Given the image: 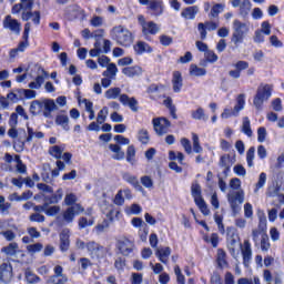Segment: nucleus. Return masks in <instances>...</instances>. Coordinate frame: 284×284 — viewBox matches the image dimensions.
I'll return each instance as SVG.
<instances>
[{"mask_svg":"<svg viewBox=\"0 0 284 284\" xmlns=\"http://www.w3.org/2000/svg\"><path fill=\"white\" fill-rule=\"evenodd\" d=\"M54 110H57V103H54L53 100H47L44 102L34 100L31 102V105H30V112L31 114H33V116L43 114V116H45L47 119H50Z\"/></svg>","mask_w":284,"mask_h":284,"instance_id":"1","label":"nucleus"},{"mask_svg":"<svg viewBox=\"0 0 284 284\" xmlns=\"http://www.w3.org/2000/svg\"><path fill=\"white\" fill-rule=\"evenodd\" d=\"M111 34L119 45L123 48H130L134 43V34L128 28L123 26L114 27Z\"/></svg>","mask_w":284,"mask_h":284,"instance_id":"2","label":"nucleus"},{"mask_svg":"<svg viewBox=\"0 0 284 284\" xmlns=\"http://www.w3.org/2000/svg\"><path fill=\"white\" fill-rule=\"evenodd\" d=\"M247 32H250V26L247 23L241 22V20H234L233 34L231 38L232 43H234V45L243 43V40L245 39V34H247Z\"/></svg>","mask_w":284,"mask_h":284,"instance_id":"3","label":"nucleus"},{"mask_svg":"<svg viewBox=\"0 0 284 284\" xmlns=\"http://www.w3.org/2000/svg\"><path fill=\"white\" fill-rule=\"evenodd\" d=\"M226 199L233 214H239L241 212V205H243V203L245 202V191L239 190L234 192H229Z\"/></svg>","mask_w":284,"mask_h":284,"instance_id":"4","label":"nucleus"},{"mask_svg":"<svg viewBox=\"0 0 284 284\" xmlns=\"http://www.w3.org/2000/svg\"><path fill=\"white\" fill-rule=\"evenodd\" d=\"M270 97H272V85L270 84H261L257 88L256 94L253 100V105L256 110H261L263 108V102L268 101Z\"/></svg>","mask_w":284,"mask_h":284,"instance_id":"5","label":"nucleus"},{"mask_svg":"<svg viewBox=\"0 0 284 284\" xmlns=\"http://www.w3.org/2000/svg\"><path fill=\"white\" fill-rule=\"evenodd\" d=\"M116 247L122 254V256H131V254H134V250H136V246L134 245V241L123 237L118 241Z\"/></svg>","mask_w":284,"mask_h":284,"instance_id":"6","label":"nucleus"},{"mask_svg":"<svg viewBox=\"0 0 284 284\" xmlns=\"http://www.w3.org/2000/svg\"><path fill=\"white\" fill-rule=\"evenodd\" d=\"M153 130L158 134V136H163L170 132V120L165 118H155L152 120Z\"/></svg>","mask_w":284,"mask_h":284,"instance_id":"7","label":"nucleus"},{"mask_svg":"<svg viewBox=\"0 0 284 284\" xmlns=\"http://www.w3.org/2000/svg\"><path fill=\"white\" fill-rule=\"evenodd\" d=\"M2 26L6 30L13 32V34H21V22H19L17 19H13L12 16H6Z\"/></svg>","mask_w":284,"mask_h":284,"instance_id":"8","label":"nucleus"},{"mask_svg":"<svg viewBox=\"0 0 284 284\" xmlns=\"http://www.w3.org/2000/svg\"><path fill=\"white\" fill-rule=\"evenodd\" d=\"M241 252L244 267H250V263H252V244L250 240L244 241Z\"/></svg>","mask_w":284,"mask_h":284,"instance_id":"9","label":"nucleus"},{"mask_svg":"<svg viewBox=\"0 0 284 284\" xmlns=\"http://www.w3.org/2000/svg\"><path fill=\"white\" fill-rule=\"evenodd\" d=\"M87 250L91 258H103V246L97 242H88Z\"/></svg>","mask_w":284,"mask_h":284,"instance_id":"10","label":"nucleus"},{"mask_svg":"<svg viewBox=\"0 0 284 284\" xmlns=\"http://www.w3.org/2000/svg\"><path fill=\"white\" fill-rule=\"evenodd\" d=\"M49 74L45 70L40 69L38 75L36 77L34 81L29 83L30 90H41V85L45 83V79H48Z\"/></svg>","mask_w":284,"mask_h":284,"instance_id":"11","label":"nucleus"},{"mask_svg":"<svg viewBox=\"0 0 284 284\" xmlns=\"http://www.w3.org/2000/svg\"><path fill=\"white\" fill-rule=\"evenodd\" d=\"M0 281L6 284L12 281V265L8 263H2L0 265Z\"/></svg>","mask_w":284,"mask_h":284,"instance_id":"12","label":"nucleus"},{"mask_svg":"<svg viewBox=\"0 0 284 284\" xmlns=\"http://www.w3.org/2000/svg\"><path fill=\"white\" fill-rule=\"evenodd\" d=\"M170 254H172V248H170V246L155 250V256H158L159 261H161V263L164 265H168V262L170 261Z\"/></svg>","mask_w":284,"mask_h":284,"instance_id":"13","label":"nucleus"},{"mask_svg":"<svg viewBox=\"0 0 284 284\" xmlns=\"http://www.w3.org/2000/svg\"><path fill=\"white\" fill-rule=\"evenodd\" d=\"M123 181L132 185L138 192H143V186L139 183V179L136 175H132L131 173H123L122 174Z\"/></svg>","mask_w":284,"mask_h":284,"instance_id":"14","label":"nucleus"},{"mask_svg":"<svg viewBox=\"0 0 284 284\" xmlns=\"http://www.w3.org/2000/svg\"><path fill=\"white\" fill-rule=\"evenodd\" d=\"M122 74H124V77H129L130 79H134V77H141L143 74V69L139 65L126 67L122 69Z\"/></svg>","mask_w":284,"mask_h":284,"instance_id":"15","label":"nucleus"},{"mask_svg":"<svg viewBox=\"0 0 284 284\" xmlns=\"http://www.w3.org/2000/svg\"><path fill=\"white\" fill-rule=\"evenodd\" d=\"M172 85H173V92H181L183 89V75L181 74L180 71H174L173 72V78H172Z\"/></svg>","mask_w":284,"mask_h":284,"instance_id":"16","label":"nucleus"},{"mask_svg":"<svg viewBox=\"0 0 284 284\" xmlns=\"http://www.w3.org/2000/svg\"><path fill=\"white\" fill-rule=\"evenodd\" d=\"M60 250L61 252H68L70 250V231L63 230L60 233Z\"/></svg>","mask_w":284,"mask_h":284,"instance_id":"17","label":"nucleus"},{"mask_svg":"<svg viewBox=\"0 0 284 284\" xmlns=\"http://www.w3.org/2000/svg\"><path fill=\"white\" fill-rule=\"evenodd\" d=\"M149 9H151L153 17H161L163 14V1L153 0L149 3Z\"/></svg>","mask_w":284,"mask_h":284,"instance_id":"18","label":"nucleus"},{"mask_svg":"<svg viewBox=\"0 0 284 284\" xmlns=\"http://www.w3.org/2000/svg\"><path fill=\"white\" fill-rule=\"evenodd\" d=\"M63 199V189H58V191L52 195H45L44 201L47 205H54Z\"/></svg>","mask_w":284,"mask_h":284,"instance_id":"19","label":"nucleus"},{"mask_svg":"<svg viewBox=\"0 0 284 284\" xmlns=\"http://www.w3.org/2000/svg\"><path fill=\"white\" fill-rule=\"evenodd\" d=\"M1 252L7 256H17V253L19 252V244L17 242H11L9 245L3 246Z\"/></svg>","mask_w":284,"mask_h":284,"instance_id":"20","label":"nucleus"},{"mask_svg":"<svg viewBox=\"0 0 284 284\" xmlns=\"http://www.w3.org/2000/svg\"><path fill=\"white\" fill-rule=\"evenodd\" d=\"M161 29L159 28V24H156L155 22L153 21H148V23H145L143 27H142V32L143 34H158V32L160 31Z\"/></svg>","mask_w":284,"mask_h":284,"instance_id":"21","label":"nucleus"},{"mask_svg":"<svg viewBox=\"0 0 284 284\" xmlns=\"http://www.w3.org/2000/svg\"><path fill=\"white\" fill-rule=\"evenodd\" d=\"M133 50L135 53L138 54H143L145 52H152V47H150V44H148V42L144 41H138L134 45H133Z\"/></svg>","mask_w":284,"mask_h":284,"instance_id":"22","label":"nucleus"},{"mask_svg":"<svg viewBox=\"0 0 284 284\" xmlns=\"http://www.w3.org/2000/svg\"><path fill=\"white\" fill-rule=\"evenodd\" d=\"M219 165L223 168L224 174L227 176V172H230V169L232 168V159L230 158V154L222 155Z\"/></svg>","mask_w":284,"mask_h":284,"instance_id":"23","label":"nucleus"},{"mask_svg":"<svg viewBox=\"0 0 284 284\" xmlns=\"http://www.w3.org/2000/svg\"><path fill=\"white\" fill-rule=\"evenodd\" d=\"M196 14H199V7H196V6L185 8V9H183V11L181 13V16L184 19H190V20H194Z\"/></svg>","mask_w":284,"mask_h":284,"instance_id":"24","label":"nucleus"},{"mask_svg":"<svg viewBox=\"0 0 284 284\" xmlns=\"http://www.w3.org/2000/svg\"><path fill=\"white\" fill-rule=\"evenodd\" d=\"M265 183H267V173L262 172L260 173L257 182L255 183L254 194H258L260 190L265 187Z\"/></svg>","mask_w":284,"mask_h":284,"instance_id":"25","label":"nucleus"},{"mask_svg":"<svg viewBox=\"0 0 284 284\" xmlns=\"http://www.w3.org/2000/svg\"><path fill=\"white\" fill-rule=\"evenodd\" d=\"M216 263L221 270L227 267V253H225L223 248L217 250Z\"/></svg>","mask_w":284,"mask_h":284,"instance_id":"26","label":"nucleus"},{"mask_svg":"<svg viewBox=\"0 0 284 284\" xmlns=\"http://www.w3.org/2000/svg\"><path fill=\"white\" fill-rule=\"evenodd\" d=\"M55 123L57 125H60L62 129L65 130V132H69L70 130V118H68V115L65 114H59L55 118Z\"/></svg>","mask_w":284,"mask_h":284,"instance_id":"27","label":"nucleus"},{"mask_svg":"<svg viewBox=\"0 0 284 284\" xmlns=\"http://www.w3.org/2000/svg\"><path fill=\"white\" fill-rule=\"evenodd\" d=\"M109 150L114 153L113 159L115 161H123V159H125V152L121 150L119 144H110Z\"/></svg>","mask_w":284,"mask_h":284,"instance_id":"28","label":"nucleus"},{"mask_svg":"<svg viewBox=\"0 0 284 284\" xmlns=\"http://www.w3.org/2000/svg\"><path fill=\"white\" fill-rule=\"evenodd\" d=\"M245 108V94H240L236 99V104L233 109V116H239V112Z\"/></svg>","mask_w":284,"mask_h":284,"instance_id":"29","label":"nucleus"},{"mask_svg":"<svg viewBox=\"0 0 284 284\" xmlns=\"http://www.w3.org/2000/svg\"><path fill=\"white\" fill-rule=\"evenodd\" d=\"M236 239L237 236L234 233L230 234V231L227 232V247L231 254H236V244L239 243Z\"/></svg>","mask_w":284,"mask_h":284,"instance_id":"30","label":"nucleus"},{"mask_svg":"<svg viewBox=\"0 0 284 284\" xmlns=\"http://www.w3.org/2000/svg\"><path fill=\"white\" fill-rule=\"evenodd\" d=\"M119 72V68H116V64L111 62L104 72H102V77H109V79H114Z\"/></svg>","mask_w":284,"mask_h":284,"instance_id":"31","label":"nucleus"},{"mask_svg":"<svg viewBox=\"0 0 284 284\" xmlns=\"http://www.w3.org/2000/svg\"><path fill=\"white\" fill-rule=\"evenodd\" d=\"M251 10L252 2H250V0H243V2L240 4V17H243V19H245L247 14H250Z\"/></svg>","mask_w":284,"mask_h":284,"instance_id":"32","label":"nucleus"},{"mask_svg":"<svg viewBox=\"0 0 284 284\" xmlns=\"http://www.w3.org/2000/svg\"><path fill=\"white\" fill-rule=\"evenodd\" d=\"M189 72L191 77H205V74H207L205 69L200 68L196 64H191Z\"/></svg>","mask_w":284,"mask_h":284,"instance_id":"33","label":"nucleus"},{"mask_svg":"<svg viewBox=\"0 0 284 284\" xmlns=\"http://www.w3.org/2000/svg\"><path fill=\"white\" fill-rule=\"evenodd\" d=\"M138 140L142 145H148V143H150V132L148 129H140L138 131Z\"/></svg>","mask_w":284,"mask_h":284,"instance_id":"34","label":"nucleus"},{"mask_svg":"<svg viewBox=\"0 0 284 284\" xmlns=\"http://www.w3.org/2000/svg\"><path fill=\"white\" fill-rule=\"evenodd\" d=\"M26 48H28V42H20L16 49L10 50V59H17V57H19V52H26Z\"/></svg>","mask_w":284,"mask_h":284,"instance_id":"35","label":"nucleus"},{"mask_svg":"<svg viewBox=\"0 0 284 284\" xmlns=\"http://www.w3.org/2000/svg\"><path fill=\"white\" fill-rule=\"evenodd\" d=\"M24 278L28 284H37L41 282V277L32 273L29 268L24 272Z\"/></svg>","mask_w":284,"mask_h":284,"instance_id":"36","label":"nucleus"},{"mask_svg":"<svg viewBox=\"0 0 284 284\" xmlns=\"http://www.w3.org/2000/svg\"><path fill=\"white\" fill-rule=\"evenodd\" d=\"M191 193L194 199V203H196V201L203 200V195H201V184L196 182L193 183L191 186Z\"/></svg>","mask_w":284,"mask_h":284,"instance_id":"37","label":"nucleus"},{"mask_svg":"<svg viewBox=\"0 0 284 284\" xmlns=\"http://www.w3.org/2000/svg\"><path fill=\"white\" fill-rule=\"evenodd\" d=\"M191 116L195 121H207L209 119L203 108H197L195 111H192Z\"/></svg>","mask_w":284,"mask_h":284,"instance_id":"38","label":"nucleus"},{"mask_svg":"<svg viewBox=\"0 0 284 284\" xmlns=\"http://www.w3.org/2000/svg\"><path fill=\"white\" fill-rule=\"evenodd\" d=\"M3 161H6L8 164H1L0 168L4 170V172H13L14 169H12V166L10 165V163L14 161V158L12 156V154L6 153Z\"/></svg>","mask_w":284,"mask_h":284,"instance_id":"39","label":"nucleus"},{"mask_svg":"<svg viewBox=\"0 0 284 284\" xmlns=\"http://www.w3.org/2000/svg\"><path fill=\"white\" fill-rule=\"evenodd\" d=\"M65 148L60 145H53L50 148L49 153L51 156H54V159H61L63 156Z\"/></svg>","mask_w":284,"mask_h":284,"instance_id":"40","label":"nucleus"},{"mask_svg":"<svg viewBox=\"0 0 284 284\" xmlns=\"http://www.w3.org/2000/svg\"><path fill=\"white\" fill-rule=\"evenodd\" d=\"M109 109L108 106H103L97 116V123H99V125H103V123H105L106 119H108V114H109Z\"/></svg>","mask_w":284,"mask_h":284,"instance_id":"41","label":"nucleus"},{"mask_svg":"<svg viewBox=\"0 0 284 284\" xmlns=\"http://www.w3.org/2000/svg\"><path fill=\"white\" fill-rule=\"evenodd\" d=\"M260 247L262 252H270V247H272V244H270V236L267 234H262Z\"/></svg>","mask_w":284,"mask_h":284,"instance_id":"42","label":"nucleus"},{"mask_svg":"<svg viewBox=\"0 0 284 284\" xmlns=\"http://www.w3.org/2000/svg\"><path fill=\"white\" fill-rule=\"evenodd\" d=\"M192 141L193 152H195V154H201V152H203V146H201V141L199 140V135L196 133H192Z\"/></svg>","mask_w":284,"mask_h":284,"instance_id":"43","label":"nucleus"},{"mask_svg":"<svg viewBox=\"0 0 284 284\" xmlns=\"http://www.w3.org/2000/svg\"><path fill=\"white\" fill-rule=\"evenodd\" d=\"M14 161H16V170L19 174H26L28 168L26 166V164H23V161H21V156L20 155H14Z\"/></svg>","mask_w":284,"mask_h":284,"instance_id":"44","label":"nucleus"},{"mask_svg":"<svg viewBox=\"0 0 284 284\" xmlns=\"http://www.w3.org/2000/svg\"><path fill=\"white\" fill-rule=\"evenodd\" d=\"M242 132L246 134V136H252V126L250 125V118L244 116L242 121Z\"/></svg>","mask_w":284,"mask_h":284,"instance_id":"45","label":"nucleus"},{"mask_svg":"<svg viewBox=\"0 0 284 284\" xmlns=\"http://www.w3.org/2000/svg\"><path fill=\"white\" fill-rule=\"evenodd\" d=\"M68 283V276L52 275L47 280V284H65Z\"/></svg>","mask_w":284,"mask_h":284,"instance_id":"46","label":"nucleus"},{"mask_svg":"<svg viewBox=\"0 0 284 284\" xmlns=\"http://www.w3.org/2000/svg\"><path fill=\"white\" fill-rule=\"evenodd\" d=\"M94 225V217H80L79 219V229L80 230H85V227H90Z\"/></svg>","mask_w":284,"mask_h":284,"instance_id":"47","label":"nucleus"},{"mask_svg":"<svg viewBox=\"0 0 284 284\" xmlns=\"http://www.w3.org/2000/svg\"><path fill=\"white\" fill-rule=\"evenodd\" d=\"M195 205H197L200 212H202V214H204V216H210V209L207 207V203H205V200H197L195 202Z\"/></svg>","mask_w":284,"mask_h":284,"instance_id":"48","label":"nucleus"},{"mask_svg":"<svg viewBox=\"0 0 284 284\" xmlns=\"http://www.w3.org/2000/svg\"><path fill=\"white\" fill-rule=\"evenodd\" d=\"M119 94H121V88H111L105 91V99H119Z\"/></svg>","mask_w":284,"mask_h":284,"instance_id":"49","label":"nucleus"},{"mask_svg":"<svg viewBox=\"0 0 284 284\" xmlns=\"http://www.w3.org/2000/svg\"><path fill=\"white\" fill-rule=\"evenodd\" d=\"M256 152V149L254 146H251L246 152V163L248 168H254V154Z\"/></svg>","mask_w":284,"mask_h":284,"instance_id":"50","label":"nucleus"},{"mask_svg":"<svg viewBox=\"0 0 284 284\" xmlns=\"http://www.w3.org/2000/svg\"><path fill=\"white\" fill-rule=\"evenodd\" d=\"M222 11H223V4L221 3L214 4L209 14L210 19H216Z\"/></svg>","mask_w":284,"mask_h":284,"instance_id":"51","label":"nucleus"},{"mask_svg":"<svg viewBox=\"0 0 284 284\" xmlns=\"http://www.w3.org/2000/svg\"><path fill=\"white\" fill-rule=\"evenodd\" d=\"M109 227H110V221L104 220L103 222L99 223L95 226V232L97 234H103V232H108Z\"/></svg>","mask_w":284,"mask_h":284,"instance_id":"52","label":"nucleus"},{"mask_svg":"<svg viewBox=\"0 0 284 284\" xmlns=\"http://www.w3.org/2000/svg\"><path fill=\"white\" fill-rule=\"evenodd\" d=\"M278 192H281V186H278V184H273L267 187L266 196H270V197L278 196Z\"/></svg>","mask_w":284,"mask_h":284,"instance_id":"53","label":"nucleus"},{"mask_svg":"<svg viewBox=\"0 0 284 284\" xmlns=\"http://www.w3.org/2000/svg\"><path fill=\"white\" fill-rule=\"evenodd\" d=\"M10 203L6 202V197L0 195V212L1 214H9Z\"/></svg>","mask_w":284,"mask_h":284,"instance_id":"54","label":"nucleus"},{"mask_svg":"<svg viewBox=\"0 0 284 284\" xmlns=\"http://www.w3.org/2000/svg\"><path fill=\"white\" fill-rule=\"evenodd\" d=\"M41 250H43V244L41 243L30 244L27 246L29 254H37V252H41Z\"/></svg>","mask_w":284,"mask_h":284,"instance_id":"55","label":"nucleus"},{"mask_svg":"<svg viewBox=\"0 0 284 284\" xmlns=\"http://www.w3.org/2000/svg\"><path fill=\"white\" fill-rule=\"evenodd\" d=\"M141 183L148 190H152L154 187V181H152V178L148 175L141 178Z\"/></svg>","mask_w":284,"mask_h":284,"instance_id":"56","label":"nucleus"},{"mask_svg":"<svg viewBox=\"0 0 284 284\" xmlns=\"http://www.w3.org/2000/svg\"><path fill=\"white\" fill-rule=\"evenodd\" d=\"M90 57H99L102 53V49H101V41H97L94 43V48L90 50L89 52Z\"/></svg>","mask_w":284,"mask_h":284,"instance_id":"57","label":"nucleus"},{"mask_svg":"<svg viewBox=\"0 0 284 284\" xmlns=\"http://www.w3.org/2000/svg\"><path fill=\"white\" fill-rule=\"evenodd\" d=\"M204 58L206 61H209V63H216V61H219V55H216L214 51L210 50L204 53Z\"/></svg>","mask_w":284,"mask_h":284,"instance_id":"58","label":"nucleus"},{"mask_svg":"<svg viewBox=\"0 0 284 284\" xmlns=\"http://www.w3.org/2000/svg\"><path fill=\"white\" fill-rule=\"evenodd\" d=\"M136 155V150L133 145H130L126 151V161L129 163H134V156Z\"/></svg>","mask_w":284,"mask_h":284,"instance_id":"59","label":"nucleus"},{"mask_svg":"<svg viewBox=\"0 0 284 284\" xmlns=\"http://www.w3.org/2000/svg\"><path fill=\"white\" fill-rule=\"evenodd\" d=\"M97 41H101V50H102V54H108V52H110V48L112 47V42H110V40H97Z\"/></svg>","mask_w":284,"mask_h":284,"instance_id":"60","label":"nucleus"},{"mask_svg":"<svg viewBox=\"0 0 284 284\" xmlns=\"http://www.w3.org/2000/svg\"><path fill=\"white\" fill-rule=\"evenodd\" d=\"M181 145L184 148V152H186V154H192V143L187 140V138L181 139Z\"/></svg>","mask_w":284,"mask_h":284,"instance_id":"61","label":"nucleus"},{"mask_svg":"<svg viewBox=\"0 0 284 284\" xmlns=\"http://www.w3.org/2000/svg\"><path fill=\"white\" fill-rule=\"evenodd\" d=\"M234 174L237 176H245L247 174V171L245 170V166L242 164H237L233 168Z\"/></svg>","mask_w":284,"mask_h":284,"instance_id":"62","label":"nucleus"},{"mask_svg":"<svg viewBox=\"0 0 284 284\" xmlns=\"http://www.w3.org/2000/svg\"><path fill=\"white\" fill-rule=\"evenodd\" d=\"M230 189L231 190H241V179L239 178H233L230 180Z\"/></svg>","mask_w":284,"mask_h":284,"instance_id":"63","label":"nucleus"},{"mask_svg":"<svg viewBox=\"0 0 284 284\" xmlns=\"http://www.w3.org/2000/svg\"><path fill=\"white\" fill-rule=\"evenodd\" d=\"M141 283H143V274L132 273L131 284H141Z\"/></svg>","mask_w":284,"mask_h":284,"instance_id":"64","label":"nucleus"}]
</instances>
